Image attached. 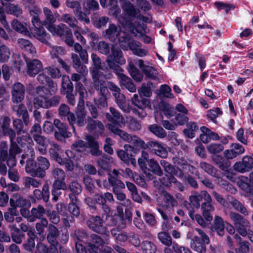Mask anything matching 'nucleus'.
Listing matches in <instances>:
<instances>
[{
	"label": "nucleus",
	"instance_id": "nucleus-56",
	"mask_svg": "<svg viewBox=\"0 0 253 253\" xmlns=\"http://www.w3.org/2000/svg\"><path fill=\"white\" fill-rule=\"evenodd\" d=\"M141 249L144 253H155L157 251L156 246L153 243L148 241L142 242Z\"/></svg>",
	"mask_w": 253,
	"mask_h": 253
},
{
	"label": "nucleus",
	"instance_id": "nucleus-58",
	"mask_svg": "<svg viewBox=\"0 0 253 253\" xmlns=\"http://www.w3.org/2000/svg\"><path fill=\"white\" fill-rule=\"evenodd\" d=\"M11 92L12 95H24L26 88L21 83L16 82L13 84Z\"/></svg>",
	"mask_w": 253,
	"mask_h": 253
},
{
	"label": "nucleus",
	"instance_id": "nucleus-34",
	"mask_svg": "<svg viewBox=\"0 0 253 253\" xmlns=\"http://www.w3.org/2000/svg\"><path fill=\"white\" fill-rule=\"evenodd\" d=\"M61 92L63 95H73V84L69 76H63L62 78Z\"/></svg>",
	"mask_w": 253,
	"mask_h": 253
},
{
	"label": "nucleus",
	"instance_id": "nucleus-7",
	"mask_svg": "<svg viewBox=\"0 0 253 253\" xmlns=\"http://www.w3.org/2000/svg\"><path fill=\"white\" fill-rule=\"evenodd\" d=\"M104 218L100 215H90L86 221V224L93 231L106 236H109V231L104 225Z\"/></svg>",
	"mask_w": 253,
	"mask_h": 253
},
{
	"label": "nucleus",
	"instance_id": "nucleus-25",
	"mask_svg": "<svg viewBox=\"0 0 253 253\" xmlns=\"http://www.w3.org/2000/svg\"><path fill=\"white\" fill-rule=\"evenodd\" d=\"M30 32L33 36L41 42L45 44L48 43L49 36L43 27L31 28Z\"/></svg>",
	"mask_w": 253,
	"mask_h": 253
},
{
	"label": "nucleus",
	"instance_id": "nucleus-3",
	"mask_svg": "<svg viewBox=\"0 0 253 253\" xmlns=\"http://www.w3.org/2000/svg\"><path fill=\"white\" fill-rule=\"evenodd\" d=\"M164 204L157 207V210L160 213L162 218L165 221L171 219L170 213L173 208L178 205L177 201L170 194L165 192L164 194Z\"/></svg>",
	"mask_w": 253,
	"mask_h": 253
},
{
	"label": "nucleus",
	"instance_id": "nucleus-38",
	"mask_svg": "<svg viewBox=\"0 0 253 253\" xmlns=\"http://www.w3.org/2000/svg\"><path fill=\"white\" fill-rule=\"evenodd\" d=\"M123 10L130 18L136 17L140 10L129 2H125L122 6Z\"/></svg>",
	"mask_w": 253,
	"mask_h": 253
},
{
	"label": "nucleus",
	"instance_id": "nucleus-49",
	"mask_svg": "<svg viewBox=\"0 0 253 253\" xmlns=\"http://www.w3.org/2000/svg\"><path fill=\"white\" fill-rule=\"evenodd\" d=\"M117 39L121 48L124 50H127V46L132 39L130 35L122 31Z\"/></svg>",
	"mask_w": 253,
	"mask_h": 253
},
{
	"label": "nucleus",
	"instance_id": "nucleus-36",
	"mask_svg": "<svg viewBox=\"0 0 253 253\" xmlns=\"http://www.w3.org/2000/svg\"><path fill=\"white\" fill-rule=\"evenodd\" d=\"M17 44L20 48L28 53L33 54L36 53L35 48L28 40L19 39L17 41Z\"/></svg>",
	"mask_w": 253,
	"mask_h": 253
},
{
	"label": "nucleus",
	"instance_id": "nucleus-1",
	"mask_svg": "<svg viewBox=\"0 0 253 253\" xmlns=\"http://www.w3.org/2000/svg\"><path fill=\"white\" fill-rule=\"evenodd\" d=\"M111 54L106 60V63L109 68L114 70L116 74L123 72L124 70L120 67L126 63V60L124 57L121 49L117 45H113L111 47Z\"/></svg>",
	"mask_w": 253,
	"mask_h": 253
},
{
	"label": "nucleus",
	"instance_id": "nucleus-2",
	"mask_svg": "<svg viewBox=\"0 0 253 253\" xmlns=\"http://www.w3.org/2000/svg\"><path fill=\"white\" fill-rule=\"evenodd\" d=\"M91 58L94 66L92 71V78L93 82L94 89L98 91L100 95H104L107 88L104 85V81L100 80L99 70L101 69V61L100 57L95 53H92Z\"/></svg>",
	"mask_w": 253,
	"mask_h": 253
},
{
	"label": "nucleus",
	"instance_id": "nucleus-17",
	"mask_svg": "<svg viewBox=\"0 0 253 253\" xmlns=\"http://www.w3.org/2000/svg\"><path fill=\"white\" fill-rule=\"evenodd\" d=\"M47 73L45 71V69L43 71L39 74L37 77L39 83L42 84H46L50 88L49 93L50 95L55 93L57 90V85L54 84L50 78L47 75Z\"/></svg>",
	"mask_w": 253,
	"mask_h": 253
},
{
	"label": "nucleus",
	"instance_id": "nucleus-40",
	"mask_svg": "<svg viewBox=\"0 0 253 253\" xmlns=\"http://www.w3.org/2000/svg\"><path fill=\"white\" fill-rule=\"evenodd\" d=\"M46 213L45 210L41 205H39L37 208H33L31 211V216L29 218V222H34L36 219H41L42 216Z\"/></svg>",
	"mask_w": 253,
	"mask_h": 253
},
{
	"label": "nucleus",
	"instance_id": "nucleus-15",
	"mask_svg": "<svg viewBox=\"0 0 253 253\" xmlns=\"http://www.w3.org/2000/svg\"><path fill=\"white\" fill-rule=\"evenodd\" d=\"M27 67V74L30 77H34L38 74L42 68V62L38 59L30 60L25 58Z\"/></svg>",
	"mask_w": 253,
	"mask_h": 253
},
{
	"label": "nucleus",
	"instance_id": "nucleus-46",
	"mask_svg": "<svg viewBox=\"0 0 253 253\" xmlns=\"http://www.w3.org/2000/svg\"><path fill=\"white\" fill-rule=\"evenodd\" d=\"M53 123L59 132L61 133L64 138H69L72 136L71 132L68 130V126L66 124L61 122L58 119H55Z\"/></svg>",
	"mask_w": 253,
	"mask_h": 253
},
{
	"label": "nucleus",
	"instance_id": "nucleus-39",
	"mask_svg": "<svg viewBox=\"0 0 253 253\" xmlns=\"http://www.w3.org/2000/svg\"><path fill=\"white\" fill-rule=\"evenodd\" d=\"M127 70L131 77L137 82H140L143 79V76L140 71L136 68L132 61L128 62Z\"/></svg>",
	"mask_w": 253,
	"mask_h": 253
},
{
	"label": "nucleus",
	"instance_id": "nucleus-23",
	"mask_svg": "<svg viewBox=\"0 0 253 253\" xmlns=\"http://www.w3.org/2000/svg\"><path fill=\"white\" fill-rule=\"evenodd\" d=\"M212 199L211 197V200L206 201L201 204V209L202 213L205 220L208 222H210L212 220V216L211 212L214 210V207L211 204Z\"/></svg>",
	"mask_w": 253,
	"mask_h": 253
},
{
	"label": "nucleus",
	"instance_id": "nucleus-21",
	"mask_svg": "<svg viewBox=\"0 0 253 253\" xmlns=\"http://www.w3.org/2000/svg\"><path fill=\"white\" fill-rule=\"evenodd\" d=\"M124 148L125 150H120L118 151V156L125 163H129V161L133 163L135 159L132 158L131 152L134 150V147L129 144H126L124 146Z\"/></svg>",
	"mask_w": 253,
	"mask_h": 253
},
{
	"label": "nucleus",
	"instance_id": "nucleus-61",
	"mask_svg": "<svg viewBox=\"0 0 253 253\" xmlns=\"http://www.w3.org/2000/svg\"><path fill=\"white\" fill-rule=\"evenodd\" d=\"M12 124L18 135H21L22 134L26 133V130L23 129L24 122L21 120L15 119L13 120Z\"/></svg>",
	"mask_w": 253,
	"mask_h": 253
},
{
	"label": "nucleus",
	"instance_id": "nucleus-45",
	"mask_svg": "<svg viewBox=\"0 0 253 253\" xmlns=\"http://www.w3.org/2000/svg\"><path fill=\"white\" fill-rule=\"evenodd\" d=\"M109 129L114 134L119 136L124 140L128 142L131 135L120 129L114 125H108Z\"/></svg>",
	"mask_w": 253,
	"mask_h": 253
},
{
	"label": "nucleus",
	"instance_id": "nucleus-60",
	"mask_svg": "<svg viewBox=\"0 0 253 253\" xmlns=\"http://www.w3.org/2000/svg\"><path fill=\"white\" fill-rule=\"evenodd\" d=\"M109 237L105 236V239L102 238L100 236L93 234L91 235V243L93 244L98 245L99 246H103L105 244H107L109 240Z\"/></svg>",
	"mask_w": 253,
	"mask_h": 253
},
{
	"label": "nucleus",
	"instance_id": "nucleus-32",
	"mask_svg": "<svg viewBox=\"0 0 253 253\" xmlns=\"http://www.w3.org/2000/svg\"><path fill=\"white\" fill-rule=\"evenodd\" d=\"M68 27L64 24L59 25H54L52 24L47 26V30L53 35H57L60 37H62L66 31L68 29Z\"/></svg>",
	"mask_w": 253,
	"mask_h": 253
},
{
	"label": "nucleus",
	"instance_id": "nucleus-27",
	"mask_svg": "<svg viewBox=\"0 0 253 253\" xmlns=\"http://www.w3.org/2000/svg\"><path fill=\"white\" fill-rule=\"evenodd\" d=\"M25 169L26 172L31 176L40 178V172L41 170L38 169L37 161L36 162L33 159H29L27 161Z\"/></svg>",
	"mask_w": 253,
	"mask_h": 253
},
{
	"label": "nucleus",
	"instance_id": "nucleus-62",
	"mask_svg": "<svg viewBox=\"0 0 253 253\" xmlns=\"http://www.w3.org/2000/svg\"><path fill=\"white\" fill-rule=\"evenodd\" d=\"M111 160L110 156L103 155L101 158L98 159L97 164L98 167L104 170H107L109 168V162Z\"/></svg>",
	"mask_w": 253,
	"mask_h": 253
},
{
	"label": "nucleus",
	"instance_id": "nucleus-35",
	"mask_svg": "<svg viewBox=\"0 0 253 253\" xmlns=\"http://www.w3.org/2000/svg\"><path fill=\"white\" fill-rule=\"evenodd\" d=\"M121 31L118 30L117 26L114 24H110L108 28L105 30V36L108 38L110 41L114 42L116 41Z\"/></svg>",
	"mask_w": 253,
	"mask_h": 253
},
{
	"label": "nucleus",
	"instance_id": "nucleus-48",
	"mask_svg": "<svg viewBox=\"0 0 253 253\" xmlns=\"http://www.w3.org/2000/svg\"><path fill=\"white\" fill-rule=\"evenodd\" d=\"M148 129L159 138H163L167 136V132L164 129L156 124L149 125Z\"/></svg>",
	"mask_w": 253,
	"mask_h": 253
},
{
	"label": "nucleus",
	"instance_id": "nucleus-41",
	"mask_svg": "<svg viewBox=\"0 0 253 253\" xmlns=\"http://www.w3.org/2000/svg\"><path fill=\"white\" fill-rule=\"evenodd\" d=\"M213 229L219 236H222L224 235V221L222 218L219 216L216 215L214 217Z\"/></svg>",
	"mask_w": 253,
	"mask_h": 253
},
{
	"label": "nucleus",
	"instance_id": "nucleus-42",
	"mask_svg": "<svg viewBox=\"0 0 253 253\" xmlns=\"http://www.w3.org/2000/svg\"><path fill=\"white\" fill-rule=\"evenodd\" d=\"M14 109L16 111L19 116L22 117L24 125L28 126L30 123V118L24 105L20 104L18 106H14Z\"/></svg>",
	"mask_w": 253,
	"mask_h": 253
},
{
	"label": "nucleus",
	"instance_id": "nucleus-44",
	"mask_svg": "<svg viewBox=\"0 0 253 253\" xmlns=\"http://www.w3.org/2000/svg\"><path fill=\"white\" fill-rule=\"evenodd\" d=\"M87 127L90 130L97 133H101L104 128V125L100 121H95L90 117L88 119Z\"/></svg>",
	"mask_w": 253,
	"mask_h": 253
},
{
	"label": "nucleus",
	"instance_id": "nucleus-5",
	"mask_svg": "<svg viewBox=\"0 0 253 253\" xmlns=\"http://www.w3.org/2000/svg\"><path fill=\"white\" fill-rule=\"evenodd\" d=\"M168 97L169 96H156L152 105L155 109L159 110L169 119L174 115V112L173 107L168 102Z\"/></svg>",
	"mask_w": 253,
	"mask_h": 253
},
{
	"label": "nucleus",
	"instance_id": "nucleus-30",
	"mask_svg": "<svg viewBox=\"0 0 253 253\" xmlns=\"http://www.w3.org/2000/svg\"><path fill=\"white\" fill-rule=\"evenodd\" d=\"M227 200L236 210L244 215H248L250 213V211L239 201L232 196H228L227 197Z\"/></svg>",
	"mask_w": 253,
	"mask_h": 253
},
{
	"label": "nucleus",
	"instance_id": "nucleus-57",
	"mask_svg": "<svg viewBox=\"0 0 253 253\" xmlns=\"http://www.w3.org/2000/svg\"><path fill=\"white\" fill-rule=\"evenodd\" d=\"M48 225L47 219L44 217L42 218L35 225V228L37 231V233L40 235L43 234L45 228L47 227H48Z\"/></svg>",
	"mask_w": 253,
	"mask_h": 253
},
{
	"label": "nucleus",
	"instance_id": "nucleus-33",
	"mask_svg": "<svg viewBox=\"0 0 253 253\" xmlns=\"http://www.w3.org/2000/svg\"><path fill=\"white\" fill-rule=\"evenodd\" d=\"M37 161L38 169L41 170L40 172V178H43L46 175L45 170L50 166V162L47 158L43 156L38 157Z\"/></svg>",
	"mask_w": 253,
	"mask_h": 253
},
{
	"label": "nucleus",
	"instance_id": "nucleus-43",
	"mask_svg": "<svg viewBox=\"0 0 253 253\" xmlns=\"http://www.w3.org/2000/svg\"><path fill=\"white\" fill-rule=\"evenodd\" d=\"M108 182L113 188V192H117V191L125 188V185L124 182L115 176H112L110 175L108 178Z\"/></svg>",
	"mask_w": 253,
	"mask_h": 253
},
{
	"label": "nucleus",
	"instance_id": "nucleus-6",
	"mask_svg": "<svg viewBox=\"0 0 253 253\" xmlns=\"http://www.w3.org/2000/svg\"><path fill=\"white\" fill-rule=\"evenodd\" d=\"M95 201L99 205L101 210V216L102 218H105V220L108 219L110 215V208L107 202L113 203L114 201L113 196L112 193L106 192L104 194H96L95 195Z\"/></svg>",
	"mask_w": 253,
	"mask_h": 253
},
{
	"label": "nucleus",
	"instance_id": "nucleus-26",
	"mask_svg": "<svg viewBox=\"0 0 253 253\" xmlns=\"http://www.w3.org/2000/svg\"><path fill=\"white\" fill-rule=\"evenodd\" d=\"M110 111L111 115L109 113L106 114V118L110 122L117 125H121L124 123V118L119 111L113 107L110 108Z\"/></svg>",
	"mask_w": 253,
	"mask_h": 253
},
{
	"label": "nucleus",
	"instance_id": "nucleus-13",
	"mask_svg": "<svg viewBox=\"0 0 253 253\" xmlns=\"http://www.w3.org/2000/svg\"><path fill=\"white\" fill-rule=\"evenodd\" d=\"M147 149L150 152L162 158H166L168 153L162 144L158 141L150 140L147 142Z\"/></svg>",
	"mask_w": 253,
	"mask_h": 253
},
{
	"label": "nucleus",
	"instance_id": "nucleus-37",
	"mask_svg": "<svg viewBox=\"0 0 253 253\" xmlns=\"http://www.w3.org/2000/svg\"><path fill=\"white\" fill-rule=\"evenodd\" d=\"M116 102L119 108L124 112L128 113L130 112V101L126 99L125 96H115Z\"/></svg>",
	"mask_w": 253,
	"mask_h": 253
},
{
	"label": "nucleus",
	"instance_id": "nucleus-31",
	"mask_svg": "<svg viewBox=\"0 0 253 253\" xmlns=\"http://www.w3.org/2000/svg\"><path fill=\"white\" fill-rule=\"evenodd\" d=\"M26 91L29 95H43L47 93L46 88L43 86L38 85L36 86L35 84L29 83L27 84Z\"/></svg>",
	"mask_w": 253,
	"mask_h": 253
},
{
	"label": "nucleus",
	"instance_id": "nucleus-10",
	"mask_svg": "<svg viewBox=\"0 0 253 253\" xmlns=\"http://www.w3.org/2000/svg\"><path fill=\"white\" fill-rule=\"evenodd\" d=\"M150 96H133L131 98L132 102L139 109H133V112L140 118H144L146 116V113L143 109L148 106L150 104L149 99L146 97Z\"/></svg>",
	"mask_w": 253,
	"mask_h": 253
},
{
	"label": "nucleus",
	"instance_id": "nucleus-53",
	"mask_svg": "<svg viewBox=\"0 0 253 253\" xmlns=\"http://www.w3.org/2000/svg\"><path fill=\"white\" fill-rule=\"evenodd\" d=\"M11 54L9 48L4 44L0 46V62L4 63L7 61Z\"/></svg>",
	"mask_w": 253,
	"mask_h": 253
},
{
	"label": "nucleus",
	"instance_id": "nucleus-63",
	"mask_svg": "<svg viewBox=\"0 0 253 253\" xmlns=\"http://www.w3.org/2000/svg\"><path fill=\"white\" fill-rule=\"evenodd\" d=\"M93 25L97 28L105 26L109 21V18L107 16L97 17L92 18Z\"/></svg>",
	"mask_w": 253,
	"mask_h": 253
},
{
	"label": "nucleus",
	"instance_id": "nucleus-19",
	"mask_svg": "<svg viewBox=\"0 0 253 253\" xmlns=\"http://www.w3.org/2000/svg\"><path fill=\"white\" fill-rule=\"evenodd\" d=\"M137 65L147 78L153 80H158V73L154 67L144 65L143 60L142 59L138 60Z\"/></svg>",
	"mask_w": 253,
	"mask_h": 253
},
{
	"label": "nucleus",
	"instance_id": "nucleus-16",
	"mask_svg": "<svg viewBox=\"0 0 253 253\" xmlns=\"http://www.w3.org/2000/svg\"><path fill=\"white\" fill-rule=\"evenodd\" d=\"M210 195L205 190L201 191L200 193L194 192L189 197V200L192 205L196 208H200V203L203 200L205 202L211 200Z\"/></svg>",
	"mask_w": 253,
	"mask_h": 253
},
{
	"label": "nucleus",
	"instance_id": "nucleus-50",
	"mask_svg": "<svg viewBox=\"0 0 253 253\" xmlns=\"http://www.w3.org/2000/svg\"><path fill=\"white\" fill-rule=\"evenodd\" d=\"M60 21L64 22L66 23L71 28L79 29V27L78 26V20L71 15L69 14H63L60 19H58Z\"/></svg>",
	"mask_w": 253,
	"mask_h": 253
},
{
	"label": "nucleus",
	"instance_id": "nucleus-59",
	"mask_svg": "<svg viewBox=\"0 0 253 253\" xmlns=\"http://www.w3.org/2000/svg\"><path fill=\"white\" fill-rule=\"evenodd\" d=\"M99 4L97 1L95 0H86L84 10L90 14L91 11L94 12L99 9Z\"/></svg>",
	"mask_w": 253,
	"mask_h": 253
},
{
	"label": "nucleus",
	"instance_id": "nucleus-20",
	"mask_svg": "<svg viewBox=\"0 0 253 253\" xmlns=\"http://www.w3.org/2000/svg\"><path fill=\"white\" fill-rule=\"evenodd\" d=\"M2 133L4 136H8L9 138L10 142V152L11 155H13L14 153L19 152L20 148L17 143L14 141L16 134L15 130L10 127L2 130Z\"/></svg>",
	"mask_w": 253,
	"mask_h": 253
},
{
	"label": "nucleus",
	"instance_id": "nucleus-12",
	"mask_svg": "<svg viewBox=\"0 0 253 253\" xmlns=\"http://www.w3.org/2000/svg\"><path fill=\"white\" fill-rule=\"evenodd\" d=\"M86 114L84 108L79 107V110H76L75 114L72 113L70 115L69 123L75 134H76V129L74 124H76L80 127L84 126L85 123Z\"/></svg>",
	"mask_w": 253,
	"mask_h": 253
},
{
	"label": "nucleus",
	"instance_id": "nucleus-55",
	"mask_svg": "<svg viewBox=\"0 0 253 253\" xmlns=\"http://www.w3.org/2000/svg\"><path fill=\"white\" fill-rule=\"evenodd\" d=\"M147 164L153 173L159 176L162 175L163 171L157 161L151 159L147 160Z\"/></svg>",
	"mask_w": 253,
	"mask_h": 253
},
{
	"label": "nucleus",
	"instance_id": "nucleus-47",
	"mask_svg": "<svg viewBox=\"0 0 253 253\" xmlns=\"http://www.w3.org/2000/svg\"><path fill=\"white\" fill-rule=\"evenodd\" d=\"M11 25L12 28L17 32L24 34L25 36H29L30 35V32L25 25L19 22L17 19L13 20Z\"/></svg>",
	"mask_w": 253,
	"mask_h": 253
},
{
	"label": "nucleus",
	"instance_id": "nucleus-18",
	"mask_svg": "<svg viewBox=\"0 0 253 253\" xmlns=\"http://www.w3.org/2000/svg\"><path fill=\"white\" fill-rule=\"evenodd\" d=\"M245 151V148L240 144L233 143L230 149L224 151V155L228 159H233L243 154Z\"/></svg>",
	"mask_w": 253,
	"mask_h": 253
},
{
	"label": "nucleus",
	"instance_id": "nucleus-29",
	"mask_svg": "<svg viewBox=\"0 0 253 253\" xmlns=\"http://www.w3.org/2000/svg\"><path fill=\"white\" fill-rule=\"evenodd\" d=\"M33 194L35 198L38 200L42 199L44 202H47L49 198V188L48 184H44L42 188V191L36 189L34 190Z\"/></svg>",
	"mask_w": 253,
	"mask_h": 253
},
{
	"label": "nucleus",
	"instance_id": "nucleus-14",
	"mask_svg": "<svg viewBox=\"0 0 253 253\" xmlns=\"http://www.w3.org/2000/svg\"><path fill=\"white\" fill-rule=\"evenodd\" d=\"M253 168V158L250 156H245L242 161L237 162L234 165V169L240 173L249 171Z\"/></svg>",
	"mask_w": 253,
	"mask_h": 253
},
{
	"label": "nucleus",
	"instance_id": "nucleus-4",
	"mask_svg": "<svg viewBox=\"0 0 253 253\" xmlns=\"http://www.w3.org/2000/svg\"><path fill=\"white\" fill-rule=\"evenodd\" d=\"M195 230L200 237L195 236L191 239V248L197 253H205L206 252V244L210 243L209 237L202 230L196 228Z\"/></svg>",
	"mask_w": 253,
	"mask_h": 253
},
{
	"label": "nucleus",
	"instance_id": "nucleus-52",
	"mask_svg": "<svg viewBox=\"0 0 253 253\" xmlns=\"http://www.w3.org/2000/svg\"><path fill=\"white\" fill-rule=\"evenodd\" d=\"M128 143L143 150L147 149V143L135 135H131Z\"/></svg>",
	"mask_w": 253,
	"mask_h": 253
},
{
	"label": "nucleus",
	"instance_id": "nucleus-11",
	"mask_svg": "<svg viewBox=\"0 0 253 253\" xmlns=\"http://www.w3.org/2000/svg\"><path fill=\"white\" fill-rule=\"evenodd\" d=\"M39 96L35 98L34 105L35 108L42 107L48 108L52 106L57 105L60 102L58 96Z\"/></svg>",
	"mask_w": 253,
	"mask_h": 253
},
{
	"label": "nucleus",
	"instance_id": "nucleus-9",
	"mask_svg": "<svg viewBox=\"0 0 253 253\" xmlns=\"http://www.w3.org/2000/svg\"><path fill=\"white\" fill-rule=\"evenodd\" d=\"M229 215L230 219L234 222L237 232L241 235L246 234V228L251 227L250 222L237 212L231 211L229 212Z\"/></svg>",
	"mask_w": 253,
	"mask_h": 253
},
{
	"label": "nucleus",
	"instance_id": "nucleus-64",
	"mask_svg": "<svg viewBox=\"0 0 253 253\" xmlns=\"http://www.w3.org/2000/svg\"><path fill=\"white\" fill-rule=\"evenodd\" d=\"M158 238L161 242L168 247L172 245L171 236L167 232H162L158 234Z\"/></svg>",
	"mask_w": 253,
	"mask_h": 253
},
{
	"label": "nucleus",
	"instance_id": "nucleus-24",
	"mask_svg": "<svg viewBox=\"0 0 253 253\" xmlns=\"http://www.w3.org/2000/svg\"><path fill=\"white\" fill-rule=\"evenodd\" d=\"M116 75L117 76L120 84L125 86L127 90L132 93L136 91V87L130 78L122 72L117 73Z\"/></svg>",
	"mask_w": 253,
	"mask_h": 253
},
{
	"label": "nucleus",
	"instance_id": "nucleus-8",
	"mask_svg": "<svg viewBox=\"0 0 253 253\" xmlns=\"http://www.w3.org/2000/svg\"><path fill=\"white\" fill-rule=\"evenodd\" d=\"M21 152L20 149L19 152H15L11 155L10 148L8 153V144L6 141H3L0 143V160L6 161V164L9 168H13L16 165L17 161L16 156Z\"/></svg>",
	"mask_w": 253,
	"mask_h": 253
},
{
	"label": "nucleus",
	"instance_id": "nucleus-54",
	"mask_svg": "<svg viewBox=\"0 0 253 253\" xmlns=\"http://www.w3.org/2000/svg\"><path fill=\"white\" fill-rule=\"evenodd\" d=\"M201 169L204 170L206 172L214 177H217V170L211 165L205 162H201L199 164Z\"/></svg>",
	"mask_w": 253,
	"mask_h": 253
},
{
	"label": "nucleus",
	"instance_id": "nucleus-28",
	"mask_svg": "<svg viewBox=\"0 0 253 253\" xmlns=\"http://www.w3.org/2000/svg\"><path fill=\"white\" fill-rule=\"evenodd\" d=\"M43 12L44 16V19L43 23L46 25L49 26L54 24L56 21L57 17L59 16L57 12H53L49 8L44 7L43 8Z\"/></svg>",
	"mask_w": 253,
	"mask_h": 253
},
{
	"label": "nucleus",
	"instance_id": "nucleus-51",
	"mask_svg": "<svg viewBox=\"0 0 253 253\" xmlns=\"http://www.w3.org/2000/svg\"><path fill=\"white\" fill-rule=\"evenodd\" d=\"M34 177H25L24 179L23 185L27 189L39 188L42 185L40 180L34 178Z\"/></svg>",
	"mask_w": 253,
	"mask_h": 253
},
{
	"label": "nucleus",
	"instance_id": "nucleus-22",
	"mask_svg": "<svg viewBox=\"0 0 253 253\" xmlns=\"http://www.w3.org/2000/svg\"><path fill=\"white\" fill-rule=\"evenodd\" d=\"M141 47L140 42L132 39L127 46V50H130L133 54L140 57L147 55L148 51L145 49L141 48Z\"/></svg>",
	"mask_w": 253,
	"mask_h": 253
}]
</instances>
